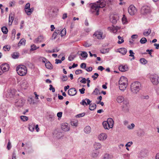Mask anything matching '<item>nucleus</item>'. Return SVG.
Instances as JSON below:
<instances>
[{
  "mask_svg": "<svg viewBox=\"0 0 159 159\" xmlns=\"http://www.w3.org/2000/svg\"><path fill=\"white\" fill-rule=\"evenodd\" d=\"M141 84L138 82L133 83L131 85V90L134 94H137L140 89Z\"/></svg>",
  "mask_w": 159,
  "mask_h": 159,
  "instance_id": "1",
  "label": "nucleus"
},
{
  "mask_svg": "<svg viewBox=\"0 0 159 159\" xmlns=\"http://www.w3.org/2000/svg\"><path fill=\"white\" fill-rule=\"evenodd\" d=\"M16 70L18 75L20 76L25 75L27 72L26 67L23 65L18 66L16 67Z\"/></svg>",
  "mask_w": 159,
  "mask_h": 159,
  "instance_id": "2",
  "label": "nucleus"
},
{
  "mask_svg": "<svg viewBox=\"0 0 159 159\" xmlns=\"http://www.w3.org/2000/svg\"><path fill=\"white\" fill-rule=\"evenodd\" d=\"M151 82L155 85H157L159 83V78L156 74L151 75L150 76Z\"/></svg>",
  "mask_w": 159,
  "mask_h": 159,
  "instance_id": "3",
  "label": "nucleus"
},
{
  "mask_svg": "<svg viewBox=\"0 0 159 159\" xmlns=\"http://www.w3.org/2000/svg\"><path fill=\"white\" fill-rule=\"evenodd\" d=\"M97 4L95 3L93 5L91 8L90 11L92 13H94L97 15L99 14V9L98 7Z\"/></svg>",
  "mask_w": 159,
  "mask_h": 159,
  "instance_id": "4",
  "label": "nucleus"
},
{
  "mask_svg": "<svg viewBox=\"0 0 159 159\" xmlns=\"http://www.w3.org/2000/svg\"><path fill=\"white\" fill-rule=\"evenodd\" d=\"M93 36L97 37L99 39H103L105 37V36L103 35V32L101 30H98L96 31L93 34Z\"/></svg>",
  "mask_w": 159,
  "mask_h": 159,
  "instance_id": "5",
  "label": "nucleus"
},
{
  "mask_svg": "<svg viewBox=\"0 0 159 159\" xmlns=\"http://www.w3.org/2000/svg\"><path fill=\"white\" fill-rule=\"evenodd\" d=\"M150 7L146 6H143L141 10V13L144 15L150 13Z\"/></svg>",
  "mask_w": 159,
  "mask_h": 159,
  "instance_id": "6",
  "label": "nucleus"
},
{
  "mask_svg": "<svg viewBox=\"0 0 159 159\" xmlns=\"http://www.w3.org/2000/svg\"><path fill=\"white\" fill-rule=\"evenodd\" d=\"M128 11L130 15H134L136 13L137 10L134 5H131L128 8Z\"/></svg>",
  "mask_w": 159,
  "mask_h": 159,
  "instance_id": "7",
  "label": "nucleus"
},
{
  "mask_svg": "<svg viewBox=\"0 0 159 159\" xmlns=\"http://www.w3.org/2000/svg\"><path fill=\"white\" fill-rule=\"evenodd\" d=\"M119 17L117 15H111L110 16V19L112 23L113 24H115L119 19Z\"/></svg>",
  "mask_w": 159,
  "mask_h": 159,
  "instance_id": "8",
  "label": "nucleus"
},
{
  "mask_svg": "<svg viewBox=\"0 0 159 159\" xmlns=\"http://www.w3.org/2000/svg\"><path fill=\"white\" fill-rule=\"evenodd\" d=\"M129 107V102L127 100H125L123 102L122 106L123 110L125 111H128Z\"/></svg>",
  "mask_w": 159,
  "mask_h": 159,
  "instance_id": "9",
  "label": "nucleus"
},
{
  "mask_svg": "<svg viewBox=\"0 0 159 159\" xmlns=\"http://www.w3.org/2000/svg\"><path fill=\"white\" fill-rule=\"evenodd\" d=\"M97 2L98 3L97 4L99 9L104 7L106 5V2L104 0H99Z\"/></svg>",
  "mask_w": 159,
  "mask_h": 159,
  "instance_id": "10",
  "label": "nucleus"
},
{
  "mask_svg": "<svg viewBox=\"0 0 159 159\" xmlns=\"http://www.w3.org/2000/svg\"><path fill=\"white\" fill-rule=\"evenodd\" d=\"M76 90L75 88H70L69 89L68 91V94L70 96H74L76 94Z\"/></svg>",
  "mask_w": 159,
  "mask_h": 159,
  "instance_id": "11",
  "label": "nucleus"
},
{
  "mask_svg": "<svg viewBox=\"0 0 159 159\" xmlns=\"http://www.w3.org/2000/svg\"><path fill=\"white\" fill-rule=\"evenodd\" d=\"M0 68L3 72L6 71L8 70L9 66L7 63H4L1 65Z\"/></svg>",
  "mask_w": 159,
  "mask_h": 159,
  "instance_id": "12",
  "label": "nucleus"
},
{
  "mask_svg": "<svg viewBox=\"0 0 159 159\" xmlns=\"http://www.w3.org/2000/svg\"><path fill=\"white\" fill-rule=\"evenodd\" d=\"M61 128L65 131H68L70 129V128L67 123H62L61 125Z\"/></svg>",
  "mask_w": 159,
  "mask_h": 159,
  "instance_id": "13",
  "label": "nucleus"
},
{
  "mask_svg": "<svg viewBox=\"0 0 159 159\" xmlns=\"http://www.w3.org/2000/svg\"><path fill=\"white\" fill-rule=\"evenodd\" d=\"M25 103V100L23 99L20 98L16 102V105L18 107L22 106Z\"/></svg>",
  "mask_w": 159,
  "mask_h": 159,
  "instance_id": "14",
  "label": "nucleus"
},
{
  "mask_svg": "<svg viewBox=\"0 0 159 159\" xmlns=\"http://www.w3.org/2000/svg\"><path fill=\"white\" fill-rule=\"evenodd\" d=\"M119 70L122 72H125L128 70V67L127 65L120 66L119 67Z\"/></svg>",
  "mask_w": 159,
  "mask_h": 159,
  "instance_id": "15",
  "label": "nucleus"
},
{
  "mask_svg": "<svg viewBox=\"0 0 159 159\" xmlns=\"http://www.w3.org/2000/svg\"><path fill=\"white\" fill-rule=\"evenodd\" d=\"M43 36L42 35H40L34 40V42L36 43L39 42H42L43 41Z\"/></svg>",
  "mask_w": 159,
  "mask_h": 159,
  "instance_id": "16",
  "label": "nucleus"
},
{
  "mask_svg": "<svg viewBox=\"0 0 159 159\" xmlns=\"http://www.w3.org/2000/svg\"><path fill=\"white\" fill-rule=\"evenodd\" d=\"M99 153V150L95 149L93 150L91 156L93 158H96L98 157Z\"/></svg>",
  "mask_w": 159,
  "mask_h": 159,
  "instance_id": "17",
  "label": "nucleus"
},
{
  "mask_svg": "<svg viewBox=\"0 0 159 159\" xmlns=\"http://www.w3.org/2000/svg\"><path fill=\"white\" fill-rule=\"evenodd\" d=\"M107 138V135L105 133H102L99 135L98 139L100 140H104Z\"/></svg>",
  "mask_w": 159,
  "mask_h": 159,
  "instance_id": "18",
  "label": "nucleus"
},
{
  "mask_svg": "<svg viewBox=\"0 0 159 159\" xmlns=\"http://www.w3.org/2000/svg\"><path fill=\"white\" fill-rule=\"evenodd\" d=\"M107 122L109 124V127L112 128L114 124V121L111 118H109L107 119Z\"/></svg>",
  "mask_w": 159,
  "mask_h": 159,
  "instance_id": "19",
  "label": "nucleus"
},
{
  "mask_svg": "<svg viewBox=\"0 0 159 159\" xmlns=\"http://www.w3.org/2000/svg\"><path fill=\"white\" fill-rule=\"evenodd\" d=\"M54 136L58 139L60 138L62 136V133L60 131H58L57 130H55L54 131Z\"/></svg>",
  "mask_w": 159,
  "mask_h": 159,
  "instance_id": "20",
  "label": "nucleus"
},
{
  "mask_svg": "<svg viewBox=\"0 0 159 159\" xmlns=\"http://www.w3.org/2000/svg\"><path fill=\"white\" fill-rule=\"evenodd\" d=\"M93 147L95 149L98 150L101 148L102 146L99 143H95L93 145Z\"/></svg>",
  "mask_w": 159,
  "mask_h": 159,
  "instance_id": "21",
  "label": "nucleus"
},
{
  "mask_svg": "<svg viewBox=\"0 0 159 159\" xmlns=\"http://www.w3.org/2000/svg\"><path fill=\"white\" fill-rule=\"evenodd\" d=\"M45 66L48 69H52L53 68V66L49 61L46 63Z\"/></svg>",
  "mask_w": 159,
  "mask_h": 159,
  "instance_id": "22",
  "label": "nucleus"
},
{
  "mask_svg": "<svg viewBox=\"0 0 159 159\" xmlns=\"http://www.w3.org/2000/svg\"><path fill=\"white\" fill-rule=\"evenodd\" d=\"M125 100L124 97L121 96H118L116 99V101L117 102L119 103H121L122 102H123Z\"/></svg>",
  "mask_w": 159,
  "mask_h": 159,
  "instance_id": "23",
  "label": "nucleus"
},
{
  "mask_svg": "<svg viewBox=\"0 0 159 159\" xmlns=\"http://www.w3.org/2000/svg\"><path fill=\"white\" fill-rule=\"evenodd\" d=\"M119 52L123 55H124L126 54L127 50L125 48H121L119 49Z\"/></svg>",
  "mask_w": 159,
  "mask_h": 159,
  "instance_id": "24",
  "label": "nucleus"
},
{
  "mask_svg": "<svg viewBox=\"0 0 159 159\" xmlns=\"http://www.w3.org/2000/svg\"><path fill=\"white\" fill-rule=\"evenodd\" d=\"M91 130V128L89 126H86L84 129V131L86 134H89Z\"/></svg>",
  "mask_w": 159,
  "mask_h": 159,
  "instance_id": "25",
  "label": "nucleus"
},
{
  "mask_svg": "<svg viewBox=\"0 0 159 159\" xmlns=\"http://www.w3.org/2000/svg\"><path fill=\"white\" fill-rule=\"evenodd\" d=\"M102 125L104 128L106 129H108L111 128V127H109V124L107 121H104L102 123Z\"/></svg>",
  "mask_w": 159,
  "mask_h": 159,
  "instance_id": "26",
  "label": "nucleus"
},
{
  "mask_svg": "<svg viewBox=\"0 0 159 159\" xmlns=\"http://www.w3.org/2000/svg\"><path fill=\"white\" fill-rule=\"evenodd\" d=\"M26 40L25 39L23 38L21 39L18 43V47L22 45H25Z\"/></svg>",
  "mask_w": 159,
  "mask_h": 159,
  "instance_id": "27",
  "label": "nucleus"
},
{
  "mask_svg": "<svg viewBox=\"0 0 159 159\" xmlns=\"http://www.w3.org/2000/svg\"><path fill=\"white\" fill-rule=\"evenodd\" d=\"M14 17L10 15L9 18V25H11L14 19Z\"/></svg>",
  "mask_w": 159,
  "mask_h": 159,
  "instance_id": "28",
  "label": "nucleus"
},
{
  "mask_svg": "<svg viewBox=\"0 0 159 159\" xmlns=\"http://www.w3.org/2000/svg\"><path fill=\"white\" fill-rule=\"evenodd\" d=\"M96 106H97L96 104L94 103H93V104H91L89 105V109L90 110H94L96 108Z\"/></svg>",
  "mask_w": 159,
  "mask_h": 159,
  "instance_id": "29",
  "label": "nucleus"
},
{
  "mask_svg": "<svg viewBox=\"0 0 159 159\" xmlns=\"http://www.w3.org/2000/svg\"><path fill=\"white\" fill-rule=\"evenodd\" d=\"M151 32V30L150 29H148L147 31L145 30L143 33V34L144 36H148L150 34Z\"/></svg>",
  "mask_w": 159,
  "mask_h": 159,
  "instance_id": "30",
  "label": "nucleus"
},
{
  "mask_svg": "<svg viewBox=\"0 0 159 159\" xmlns=\"http://www.w3.org/2000/svg\"><path fill=\"white\" fill-rule=\"evenodd\" d=\"M1 30L2 32L4 34H7L8 32L7 28L6 26L2 27L1 28Z\"/></svg>",
  "mask_w": 159,
  "mask_h": 159,
  "instance_id": "31",
  "label": "nucleus"
},
{
  "mask_svg": "<svg viewBox=\"0 0 159 159\" xmlns=\"http://www.w3.org/2000/svg\"><path fill=\"white\" fill-rule=\"evenodd\" d=\"M19 57V53L17 52H14L12 54V57L14 59L17 58Z\"/></svg>",
  "mask_w": 159,
  "mask_h": 159,
  "instance_id": "32",
  "label": "nucleus"
},
{
  "mask_svg": "<svg viewBox=\"0 0 159 159\" xmlns=\"http://www.w3.org/2000/svg\"><path fill=\"white\" fill-rule=\"evenodd\" d=\"M118 38L119 40L117 42V43L118 44H120L124 42V40L123 37H121L120 35H119L118 36Z\"/></svg>",
  "mask_w": 159,
  "mask_h": 159,
  "instance_id": "33",
  "label": "nucleus"
},
{
  "mask_svg": "<svg viewBox=\"0 0 159 159\" xmlns=\"http://www.w3.org/2000/svg\"><path fill=\"white\" fill-rule=\"evenodd\" d=\"M60 32V33L61 34V37L65 35L66 33V29L65 28H64L63 30H62L61 31L59 30Z\"/></svg>",
  "mask_w": 159,
  "mask_h": 159,
  "instance_id": "34",
  "label": "nucleus"
},
{
  "mask_svg": "<svg viewBox=\"0 0 159 159\" xmlns=\"http://www.w3.org/2000/svg\"><path fill=\"white\" fill-rule=\"evenodd\" d=\"M35 125L33 124L29 125V129L31 131H33L34 129Z\"/></svg>",
  "mask_w": 159,
  "mask_h": 159,
  "instance_id": "35",
  "label": "nucleus"
},
{
  "mask_svg": "<svg viewBox=\"0 0 159 159\" xmlns=\"http://www.w3.org/2000/svg\"><path fill=\"white\" fill-rule=\"evenodd\" d=\"M31 48L30 51H33L38 49L39 48V47H37L35 45L33 44V45H31Z\"/></svg>",
  "mask_w": 159,
  "mask_h": 159,
  "instance_id": "36",
  "label": "nucleus"
},
{
  "mask_svg": "<svg viewBox=\"0 0 159 159\" xmlns=\"http://www.w3.org/2000/svg\"><path fill=\"white\" fill-rule=\"evenodd\" d=\"M98 93H99V94H100V93L99 92V90L98 89L96 88L93 92L92 94L97 95Z\"/></svg>",
  "mask_w": 159,
  "mask_h": 159,
  "instance_id": "37",
  "label": "nucleus"
},
{
  "mask_svg": "<svg viewBox=\"0 0 159 159\" xmlns=\"http://www.w3.org/2000/svg\"><path fill=\"white\" fill-rule=\"evenodd\" d=\"M59 32H60V31L59 30H57L56 31H55L53 33L52 37L54 38V39H56L57 34L59 33Z\"/></svg>",
  "mask_w": 159,
  "mask_h": 159,
  "instance_id": "38",
  "label": "nucleus"
},
{
  "mask_svg": "<svg viewBox=\"0 0 159 159\" xmlns=\"http://www.w3.org/2000/svg\"><path fill=\"white\" fill-rule=\"evenodd\" d=\"M140 61L141 63L143 64H145L148 62V61L144 58H141L140 60Z\"/></svg>",
  "mask_w": 159,
  "mask_h": 159,
  "instance_id": "39",
  "label": "nucleus"
},
{
  "mask_svg": "<svg viewBox=\"0 0 159 159\" xmlns=\"http://www.w3.org/2000/svg\"><path fill=\"white\" fill-rule=\"evenodd\" d=\"M11 46L8 45H7L4 46L3 47V49L4 50L6 51V49H7V51H9L10 49Z\"/></svg>",
  "mask_w": 159,
  "mask_h": 159,
  "instance_id": "40",
  "label": "nucleus"
},
{
  "mask_svg": "<svg viewBox=\"0 0 159 159\" xmlns=\"http://www.w3.org/2000/svg\"><path fill=\"white\" fill-rule=\"evenodd\" d=\"M147 41V40L145 38L143 37L141 39L140 41V43L141 44L145 43Z\"/></svg>",
  "mask_w": 159,
  "mask_h": 159,
  "instance_id": "41",
  "label": "nucleus"
},
{
  "mask_svg": "<svg viewBox=\"0 0 159 159\" xmlns=\"http://www.w3.org/2000/svg\"><path fill=\"white\" fill-rule=\"evenodd\" d=\"M80 55L83 57L86 58L88 57V54L85 52H82L80 54Z\"/></svg>",
  "mask_w": 159,
  "mask_h": 159,
  "instance_id": "42",
  "label": "nucleus"
},
{
  "mask_svg": "<svg viewBox=\"0 0 159 159\" xmlns=\"http://www.w3.org/2000/svg\"><path fill=\"white\" fill-rule=\"evenodd\" d=\"M20 118L22 120L24 121H27L28 120V117L25 116H20Z\"/></svg>",
  "mask_w": 159,
  "mask_h": 159,
  "instance_id": "43",
  "label": "nucleus"
},
{
  "mask_svg": "<svg viewBox=\"0 0 159 159\" xmlns=\"http://www.w3.org/2000/svg\"><path fill=\"white\" fill-rule=\"evenodd\" d=\"M94 75H93L92 76V78L94 80H96L98 78V77L99 76V75L97 73H95L94 74Z\"/></svg>",
  "mask_w": 159,
  "mask_h": 159,
  "instance_id": "44",
  "label": "nucleus"
},
{
  "mask_svg": "<svg viewBox=\"0 0 159 159\" xmlns=\"http://www.w3.org/2000/svg\"><path fill=\"white\" fill-rule=\"evenodd\" d=\"M76 55H73L72 56H70L68 57V60L71 61H72L76 57Z\"/></svg>",
  "mask_w": 159,
  "mask_h": 159,
  "instance_id": "45",
  "label": "nucleus"
},
{
  "mask_svg": "<svg viewBox=\"0 0 159 159\" xmlns=\"http://www.w3.org/2000/svg\"><path fill=\"white\" fill-rule=\"evenodd\" d=\"M126 86L121 85H119V88L120 90L123 91H124L126 88Z\"/></svg>",
  "mask_w": 159,
  "mask_h": 159,
  "instance_id": "46",
  "label": "nucleus"
},
{
  "mask_svg": "<svg viewBox=\"0 0 159 159\" xmlns=\"http://www.w3.org/2000/svg\"><path fill=\"white\" fill-rule=\"evenodd\" d=\"M25 12L28 15H31L32 13L30 8L27 9L25 10Z\"/></svg>",
  "mask_w": 159,
  "mask_h": 159,
  "instance_id": "47",
  "label": "nucleus"
},
{
  "mask_svg": "<svg viewBox=\"0 0 159 159\" xmlns=\"http://www.w3.org/2000/svg\"><path fill=\"white\" fill-rule=\"evenodd\" d=\"M119 80H121L123 82H127V79L126 77L122 76L120 77Z\"/></svg>",
  "mask_w": 159,
  "mask_h": 159,
  "instance_id": "48",
  "label": "nucleus"
},
{
  "mask_svg": "<svg viewBox=\"0 0 159 159\" xmlns=\"http://www.w3.org/2000/svg\"><path fill=\"white\" fill-rule=\"evenodd\" d=\"M122 21L123 24H125L127 22L126 18L125 15H123V17L122 18Z\"/></svg>",
  "mask_w": 159,
  "mask_h": 159,
  "instance_id": "49",
  "label": "nucleus"
},
{
  "mask_svg": "<svg viewBox=\"0 0 159 159\" xmlns=\"http://www.w3.org/2000/svg\"><path fill=\"white\" fill-rule=\"evenodd\" d=\"M61 79L62 81H66L67 80L68 78L66 75H63Z\"/></svg>",
  "mask_w": 159,
  "mask_h": 159,
  "instance_id": "50",
  "label": "nucleus"
},
{
  "mask_svg": "<svg viewBox=\"0 0 159 159\" xmlns=\"http://www.w3.org/2000/svg\"><path fill=\"white\" fill-rule=\"evenodd\" d=\"M135 125L134 124L132 123L131 125H129L128 126L127 128L129 129H132L134 127Z\"/></svg>",
  "mask_w": 159,
  "mask_h": 159,
  "instance_id": "51",
  "label": "nucleus"
},
{
  "mask_svg": "<svg viewBox=\"0 0 159 159\" xmlns=\"http://www.w3.org/2000/svg\"><path fill=\"white\" fill-rule=\"evenodd\" d=\"M85 113L83 112L82 113L80 114H79L78 115H77L76 116L77 117L80 118V117L84 116L85 115Z\"/></svg>",
  "mask_w": 159,
  "mask_h": 159,
  "instance_id": "52",
  "label": "nucleus"
},
{
  "mask_svg": "<svg viewBox=\"0 0 159 159\" xmlns=\"http://www.w3.org/2000/svg\"><path fill=\"white\" fill-rule=\"evenodd\" d=\"M81 78H82V79L80 81V82L83 84H85L86 83V81H87L86 79L85 78L81 77Z\"/></svg>",
  "mask_w": 159,
  "mask_h": 159,
  "instance_id": "53",
  "label": "nucleus"
},
{
  "mask_svg": "<svg viewBox=\"0 0 159 159\" xmlns=\"http://www.w3.org/2000/svg\"><path fill=\"white\" fill-rule=\"evenodd\" d=\"M16 92V90L13 89L11 90L10 93L11 94L12 96H13L15 95Z\"/></svg>",
  "mask_w": 159,
  "mask_h": 159,
  "instance_id": "54",
  "label": "nucleus"
},
{
  "mask_svg": "<svg viewBox=\"0 0 159 159\" xmlns=\"http://www.w3.org/2000/svg\"><path fill=\"white\" fill-rule=\"evenodd\" d=\"M49 90H52V92H54L55 91V89L54 88H53L52 86V85L51 84H50L49 85Z\"/></svg>",
  "mask_w": 159,
  "mask_h": 159,
  "instance_id": "55",
  "label": "nucleus"
},
{
  "mask_svg": "<svg viewBox=\"0 0 159 159\" xmlns=\"http://www.w3.org/2000/svg\"><path fill=\"white\" fill-rule=\"evenodd\" d=\"M30 4L29 3H27L25 6V10L27 9L30 8Z\"/></svg>",
  "mask_w": 159,
  "mask_h": 159,
  "instance_id": "56",
  "label": "nucleus"
},
{
  "mask_svg": "<svg viewBox=\"0 0 159 159\" xmlns=\"http://www.w3.org/2000/svg\"><path fill=\"white\" fill-rule=\"evenodd\" d=\"M82 73V70H77L75 71V73L76 75H78Z\"/></svg>",
  "mask_w": 159,
  "mask_h": 159,
  "instance_id": "57",
  "label": "nucleus"
},
{
  "mask_svg": "<svg viewBox=\"0 0 159 159\" xmlns=\"http://www.w3.org/2000/svg\"><path fill=\"white\" fill-rule=\"evenodd\" d=\"M86 64L83 63H82L80 65V67L82 69H85L86 67Z\"/></svg>",
  "mask_w": 159,
  "mask_h": 159,
  "instance_id": "58",
  "label": "nucleus"
},
{
  "mask_svg": "<svg viewBox=\"0 0 159 159\" xmlns=\"http://www.w3.org/2000/svg\"><path fill=\"white\" fill-rule=\"evenodd\" d=\"M85 90V89L84 88H82L81 89H80L79 90V91L80 92V93L82 94H84V93Z\"/></svg>",
  "mask_w": 159,
  "mask_h": 159,
  "instance_id": "59",
  "label": "nucleus"
},
{
  "mask_svg": "<svg viewBox=\"0 0 159 159\" xmlns=\"http://www.w3.org/2000/svg\"><path fill=\"white\" fill-rule=\"evenodd\" d=\"M133 142H129L125 144V146L127 147H129L132 144Z\"/></svg>",
  "mask_w": 159,
  "mask_h": 159,
  "instance_id": "60",
  "label": "nucleus"
},
{
  "mask_svg": "<svg viewBox=\"0 0 159 159\" xmlns=\"http://www.w3.org/2000/svg\"><path fill=\"white\" fill-rule=\"evenodd\" d=\"M55 61H56L55 63L56 64H58V63H61L62 62L61 60L58 59H56L55 60Z\"/></svg>",
  "mask_w": 159,
  "mask_h": 159,
  "instance_id": "61",
  "label": "nucleus"
},
{
  "mask_svg": "<svg viewBox=\"0 0 159 159\" xmlns=\"http://www.w3.org/2000/svg\"><path fill=\"white\" fill-rule=\"evenodd\" d=\"M85 101L86 100H82V102H80V104L84 106V105H87L86 102Z\"/></svg>",
  "mask_w": 159,
  "mask_h": 159,
  "instance_id": "62",
  "label": "nucleus"
},
{
  "mask_svg": "<svg viewBox=\"0 0 159 159\" xmlns=\"http://www.w3.org/2000/svg\"><path fill=\"white\" fill-rule=\"evenodd\" d=\"M48 61H49L45 58L43 57L42 59V62L45 64L46 63L48 62Z\"/></svg>",
  "mask_w": 159,
  "mask_h": 159,
  "instance_id": "63",
  "label": "nucleus"
},
{
  "mask_svg": "<svg viewBox=\"0 0 159 159\" xmlns=\"http://www.w3.org/2000/svg\"><path fill=\"white\" fill-rule=\"evenodd\" d=\"M7 148L9 150L11 148V143L9 142L8 143V144L7 146Z\"/></svg>",
  "mask_w": 159,
  "mask_h": 159,
  "instance_id": "64",
  "label": "nucleus"
}]
</instances>
